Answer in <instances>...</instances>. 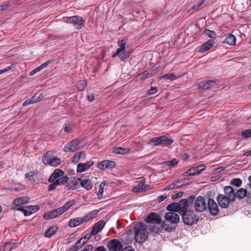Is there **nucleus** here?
<instances>
[{
    "instance_id": "052dcab7",
    "label": "nucleus",
    "mask_w": 251,
    "mask_h": 251,
    "mask_svg": "<svg viewBox=\"0 0 251 251\" xmlns=\"http://www.w3.org/2000/svg\"><path fill=\"white\" fill-rule=\"evenodd\" d=\"M9 6V4H5L0 5V12L8 8Z\"/></svg>"
},
{
    "instance_id": "1a4fd4ad",
    "label": "nucleus",
    "mask_w": 251,
    "mask_h": 251,
    "mask_svg": "<svg viewBox=\"0 0 251 251\" xmlns=\"http://www.w3.org/2000/svg\"><path fill=\"white\" fill-rule=\"evenodd\" d=\"M165 218L166 224L168 223L172 224H176L179 222V217L177 214L174 212H168L165 214Z\"/></svg>"
},
{
    "instance_id": "423d86ee",
    "label": "nucleus",
    "mask_w": 251,
    "mask_h": 251,
    "mask_svg": "<svg viewBox=\"0 0 251 251\" xmlns=\"http://www.w3.org/2000/svg\"><path fill=\"white\" fill-rule=\"evenodd\" d=\"M182 219L183 222L188 225H192L196 223L198 220V218L192 211H187L182 213Z\"/></svg>"
},
{
    "instance_id": "8fccbe9b",
    "label": "nucleus",
    "mask_w": 251,
    "mask_h": 251,
    "mask_svg": "<svg viewBox=\"0 0 251 251\" xmlns=\"http://www.w3.org/2000/svg\"><path fill=\"white\" fill-rule=\"evenodd\" d=\"M157 90L158 89L156 87H151V88L147 91V95L150 96L154 94L157 92Z\"/></svg>"
},
{
    "instance_id": "6e6d98bb",
    "label": "nucleus",
    "mask_w": 251,
    "mask_h": 251,
    "mask_svg": "<svg viewBox=\"0 0 251 251\" xmlns=\"http://www.w3.org/2000/svg\"><path fill=\"white\" fill-rule=\"evenodd\" d=\"M80 218L81 220L82 223H83L84 222H88L90 220V219L87 214L86 215H85L84 216L80 217Z\"/></svg>"
},
{
    "instance_id": "774afa93",
    "label": "nucleus",
    "mask_w": 251,
    "mask_h": 251,
    "mask_svg": "<svg viewBox=\"0 0 251 251\" xmlns=\"http://www.w3.org/2000/svg\"><path fill=\"white\" fill-rule=\"evenodd\" d=\"M34 174L33 172L27 173L25 174V177L28 179H30L34 176Z\"/></svg>"
},
{
    "instance_id": "0eeeda50",
    "label": "nucleus",
    "mask_w": 251,
    "mask_h": 251,
    "mask_svg": "<svg viewBox=\"0 0 251 251\" xmlns=\"http://www.w3.org/2000/svg\"><path fill=\"white\" fill-rule=\"evenodd\" d=\"M49 182L50 183L49 186V190L53 191L58 186L65 185L67 183L68 177L66 176L62 177V178H58L53 180H50V178H49Z\"/></svg>"
},
{
    "instance_id": "4c0bfd02",
    "label": "nucleus",
    "mask_w": 251,
    "mask_h": 251,
    "mask_svg": "<svg viewBox=\"0 0 251 251\" xmlns=\"http://www.w3.org/2000/svg\"><path fill=\"white\" fill-rule=\"evenodd\" d=\"M167 209L170 212L178 211L177 202H172L167 206Z\"/></svg>"
},
{
    "instance_id": "a878e982",
    "label": "nucleus",
    "mask_w": 251,
    "mask_h": 251,
    "mask_svg": "<svg viewBox=\"0 0 251 251\" xmlns=\"http://www.w3.org/2000/svg\"><path fill=\"white\" fill-rule=\"evenodd\" d=\"M214 42L212 40H209L204 43L200 48L199 51L204 52L213 47Z\"/></svg>"
},
{
    "instance_id": "c03bdc74",
    "label": "nucleus",
    "mask_w": 251,
    "mask_h": 251,
    "mask_svg": "<svg viewBox=\"0 0 251 251\" xmlns=\"http://www.w3.org/2000/svg\"><path fill=\"white\" fill-rule=\"evenodd\" d=\"M129 56V53L127 51H126V50H123V51H121L119 54V58L122 61H124L126 58H128Z\"/></svg>"
},
{
    "instance_id": "c9c22d12",
    "label": "nucleus",
    "mask_w": 251,
    "mask_h": 251,
    "mask_svg": "<svg viewBox=\"0 0 251 251\" xmlns=\"http://www.w3.org/2000/svg\"><path fill=\"white\" fill-rule=\"evenodd\" d=\"M129 151V150L128 149L122 147L115 148L114 150V152L115 153L122 154L128 153Z\"/></svg>"
},
{
    "instance_id": "58836bf2",
    "label": "nucleus",
    "mask_w": 251,
    "mask_h": 251,
    "mask_svg": "<svg viewBox=\"0 0 251 251\" xmlns=\"http://www.w3.org/2000/svg\"><path fill=\"white\" fill-rule=\"evenodd\" d=\"M106 182L104 181L101 182V183L100 184L99 191L98 193V196L99 198H101L102 196L104 187L106 185Z\"/></svg>"
},
{
    "instance_id": "4d7b16f0",
    "label": "nucleus",
    "mask_w": 251,
    "mask_h": 251,
    "mask_svg": "<svg viewBox=\"0 0 251 251\" xmlns=\"http://www.w3.org/2000/svg\"><path fill=\"white\" fill-rule=\"evenodd\" d=\"M182 195H183V192H179L177 193V194L173 195L172 196V199L173 200L176 199L177 198L181 197L182 196Z\"/></svg>"
},
{
    "instance_id": "f257e3e1",
    "label": "nucleus",
    "mask_w": 251,
    "mask_h": 251,
    "mask_svg": "<svg viewBox=\"0 0 251 251\" xmlns=\"http://www.w3.org/2000/svg\"><path fill=\"white\" fill-rule=\"evenodd\" d=\"M147 228V226L142 222L135 225L134 226L135 239L137 242L141 243L147 240L148 237Z\"/></svg>"
},
{
    "instance_id": "864d4df0",
    "label": "nucleus",
    "mask_w": 251,
    "mask_h": 251,
    "mask_svg": "<svg viewBox=\"0 0 251 251\" xmlns=\"http://www.w3.org/2000/svg\"><path fill=\"white\" fill-rule=\"evenodd\" d=\"M84 245V242H82L80 239L78 240L75 246L79 250Z\"/></svg>"
},
{
    "instance_id": "a19ab883",
    "label": "nucleus",
    "mask_w": 251,
    "mask_h": 251,
    "mask_svg": "<svg viewBox=\"0 0 251 251\" xmlns=\"http://www.w3.org/2000/svg\"><path fill=\"white\" fill-rule=\"evenodd\" d=\"M241 184L242 180L240 178H238L232 179L230 182V185H234L237 187L240 186Z\"/></svg>"
},
{
    "instance_id": "f704fd0d",
    "label": "nucleus",
    "mask_w": 251,
    "mask_h": 251,
    "mask_svg": "<svg viewBox=\"0 0 251 251\" xmlns=\"http://www.w3.org/2000/svg\"><path fill=\"white\" fill-rule=\"evenodd\" d=\"M79 182L73 180L70 181L68 184H67L66 186L68 187L69 190H74L77 189L79 187Z\"/></svg>"
},
{
    "instance_id": "dca6fc26",
    "label": "nucleus",
    "mask_w": 251,
    "mask_h": 251,
    "mask_svg": "<svg viewBox=\"0 0 251 251\" xmlns=\"http://www.w3.org/2000/svg\"><path fill=\"white\" fill-rule=\"evenodd\" d=\"M98 167L103 170L106 169H112L116 166L115 162L108 160H105L98 163Z\"/></svg>"
},
{
    "instance_id": "bf43d9fd",
    "label": "nucleus",
    "mask_w": 251,
    "mask_h": 251,
    "mask_svg": "<svg viewBox=\"0 0 251 251\" xmlns=\"http://www.w3.org/2000/svg\"><path fill=\"white\" fill-rule=\"evenodd\" d=\"M79 160H80V159L78 158L76 153H75L73 157L72 161L73 162L76 163H77Z\"/></svg>"
},
{
    "instance_id": "7c9ffc66",
    "label": "nucleus",
    "mask_w": 251,
    "mask_h": 251,
    "mask_svg": "<svg viewBox=\"0 0 251 251\" xmlns=\"http://www.w3.org/2000/svg\"><path fill=\"white\" fill-rule=\"evenodd\" d=\"M82 224L80 217L71 219L69 222V226L71 227L77 226Z\"/></svg>"
},
{
    "instance_id": "ea45409f",
    "label": "nucleus",
    "mask_w": 251,
    "mask_h": 251,
    "mask_svg": "<svg viewBox=\"0 0 251 251\" xmlns=\"http://www.w3.org/2000/svg\"><path fill=\"white\" fill-rule=\"evenodd\" d=\"M161 78H164V79H169V80H170L171 81H173V80H174L176 79V77L173 73H168V74H165L164 75H163L161 77Z\"/></svg>"
},
{
    "instance_id": "6ab92c4d",
    "label": "nucleus",
    "mask_w": 251,
    "mask_h": 251,
    "mask_svg": "<svg viewBox=\"0 0 251 251\" xmlns=\"http://www.w3.org/2000/svg\"><path fill=\"white\" fill-rule=\"evenodd\" d=\"M61 215H62V213L58 208L45 213L43 215V217L46 220H49L55 218Z\"/></svg>"
},
{
    "instance_id": "f3484780",
    "label": "nucleus",
    "mask_w": 251,
    "mask_h": 251,
    "mask_svg": "<svg viewBox=\"0 0 251 251\" xmlns=\"http://www.w3.org/2000/svg\"><path fill=\"white\" fill-rule=\"evenodd\" d=\"M145 221L147 223L159 224L161 221L160 216L156 213H151L148 215Z\"/></svg>"
},
{
    "instance_id": "a211bd4d",
    "label": "nucleus",
    "mask_w": 251,
    "mask_h": 251,
    "mask_svg": "<svg viewBox=\"0 0 251 251\" xmlns=\"http://www.w3.org/2000/svg\"><path fill=\"white\" fill-rule=\"evenodd\" d=\"M105 223L103 220H100L96 223L93 226L92 229L91 231V234L96 235L99 232L101 231L105 226Z\"/></svg>"
},
{
    "instance_id": "13d9d810",
    "label": "nucleus",
    "mask_w": 251,
    "mask_h": 251,
    "mask_svg": "<svg viewBox=\"0 0 251 251\" xmlns=\"http://www.w3.org/2000/svg\"><path fill=\"white\" fill-rule=\"evenodd\" d=\"M12 68V67L11 66H9L6 67V68H5L3 69L0 70V75L11 70Z\"/></svg>"
},
{
    "instance_id": "20e7f679",
    "label": "nucleus",
    "mask_w": 251,
    "mask_h": 251,
    "mask_svg": "<svg viewBox=\"0 0 251 251\" xmlns=\"http://www.w3.org/2000/svg\"><path fill=\"white\" fill-rule=\"evenodd\" d=\"M173 139H169L165 136L154 137L150 141V144L153 146L161 145L168 146L173 143Z\"/></svg>"
},
{
    "instance_id": "603ef678",
    "label": "nucleus",
    "mask_w": 251,
    "mask_h": 251,
    "mask_svg": "<svg viewBox=\"0 0 251 251\" xmlns=\"http://www.w3.org/2000/svg\"><path fill=\"white\" fill-rule=\"evenodd\" d=\"M78 158L80 159V160H84L86 158V154L84 151H81L78 152H76Z\"/></svg>"
},
{
    "instance_id": "e433bc0d",
    "label": "nucleus",
    "mask_w": 251,
    "mask_h": 251,
    "mask_svg": "<svg viewBox=\"0 0 251 251\" xmlns=\"http://www.w3.org/2000/svg\"><path fill=\"white\" fill-rule=\"evenodd\" d=\"M126 43V41L125 39H119L118 41V46H119V48L117 49L118 50H121V51H123V50H125Z\"/></svg>"
},
{
    "instance_id": "79ce46f5",
    "label": "nucleus",
    "mask_w": 251,
    "mask_h": 251,
    "mask_svg": "<svg viewBox=\"0 0 251 251\" xmlns=\"http://www.w3.org/2000/svg\"><path fill=\"white\" fill-rule=\"evenodd\" d=\"M27 209L29 210L28 213L25 214V216H28L30 214L37 211L39 208L38 206L37 205H34V206H29V207H27Z\"/></svg>"
},
{
    "instance_id": "4be33fe9",
    "label": "nucleus",
    "mask_w": 251,
    "mask_h": 251,
    "mask_svg": "<svg viewBox=\"0 0 251 251\" xmlns=\"http://www.w3.org/2000/svg\"><path fill=\"white\" fill-rule=\"evenodd\" d=\"M177 204L178 211H180L182 213L187 211L188 204V201L186 199L181 200L179 202H177Z\"/></svg>"
},
{
    "instance_id": "338daca9",
    "label": "nucleus",
    "mask_w": 251,
    "mask_h": 251,
    "mask_svg": "<svg viewBox=\"0 0 251 251\" xmlns=\"http://www.w3.org/2000/svg\"><path fill=\"white\" fill-rule=\"evenodd\" d=\"M121 50H118V49H117L116 52L112 54V57L115 58L117 56H118V57L119 58V54L121 52Z\"/></svg>"
},
{
    "instance_id": "69168bd1",
    "label": "nucleus",
    "mask_w": 251,
    "mask_h": 251,
    "mask_svg": "<svg viewBox=\"0 0 251 251\" xmlns=\"http://www.w3.org/2000/svg\"><path fill=\"white\" fill-rule=\"evenodd\" d=\"M122 251H135V250L132 247L128 246L123 249Z\"/></svg>"
},
{
    "instance_id": "2eb2a0df",
    "label": "nucleus",
    "mask_w": 251,
    "mask_h": 251,
    "mask_svg": "<svg viewBox=\"0 0 251 251\" xmlns=\"http://www.w3.org/2000/svg\"><path fill=\"white\" fill-rule=\"evenodd\" d=\"M44 98L43 95L39 93H35L31 98L27 99L23 104L24 106L28 105L30 104L35 103Z\"/></svg>"
},
{
    "instance_id": "ddd939ff",
    "label": "nucleus",
    "mask_w": 251,
    "mask_h": 251,
    "mask_svg": "<svg viewBox=\"0 0 251 251\" xmlns=\"http://www.w3.org/2000/svg\"><path fill=\"white\" fill-rule=\"evenodd\" d=\"M107 247L109 251H120L123 245L119 240L113 239L109 242Z\"/></svg>"
},
{
    "instance_id": "de8ad7c7",
    "label": "nucleus",
    "mask_w": 251,
    "mask_h": 251,
    "mask_svg": "<svg viewBox=\"0 0 251 251\" xmlns=\"http://www.w3.org/2000/svg\"><path fill=\"white\" fill-rule=\"evenodd\" d=\"M77 87L80 91L84 90L86 86V82L84 80L79 81L77 84Z\"/></svg>"
},
{
    "instance_id": "473e14b6",
    "label": "nucleus",
    "mask_w": 251,
    "mask_h": 251,
    "mask_svg": "<svg viewBox=\"0 0 251 251\" xmlns=\"http://www.w3.org/2000/svg\"><path fill=\"white\" fill-rule=\"evenodd\" d=\"M224 42L229 45H234L236 43V37L233 34H229L226 38Z\"/></svg>"
},
{
    "instance_id": "37998d69",
    "label": "nucleus",
    "mask_w": 251,
    "mask_h": 251,
    "mask_svg": "<svg viewBox=\"0 0 251 251\" xmlns=\"http://www.w3.org/2000/svg\"><path fill=\"white\" fill-rule=\"evenodd\" d=\"M204 33L205 35L207 36L208 37L211 38H215L216 36V34L215 32L213 30H211L209 29H206L204 31Z\"/></svg>"
},
{
    "instance_id": "2f4dec72",
    "label": "nucleus",
    "mask_w": 251,
    "mask_h": 251,
    "mask_svg": "<svg viewBox=\"0 0 251 251\" xmlns=\"http://www.w3.org/2000/svg\"><path fill=\"white\" fill-rule=\"evenodd\" d=\"M74 200H71L66 202L62 207H59L62 214L66 212L71 206L74 204Z\"/></svg>"
},
{
    "instance_id": "9d476101",
    "label": "nucleus",
    "mask_w": 251,
    "mask_h": 251,
    "mask_svg": "<svg viewBox=\"0 0 251 251\" xmlns=\"http://www.w3.org/2000/svg\"><path fill=\"white\" fill-rule=\"evenodd\" d=\"M80 142L77 139H74L65 146L63 150L66 152H74L79 148Z\"/></svg>"
},
{
    "instance_id": "cd10ccee",
    "label": "nucleus",
    "mask_w": 251,
    "mask_h": 251,
    "mask_svg": "<svg viewBox=\"0 0 251 251\" xmlns=\"http://www.w3.org/2000/svg\"><path fill=\"white\" fill-rule=\"evenodd\" d=\"M72 130H73V128H72V125H71V124H70L69 123H65L64 124V128L60 130V135L64 137H65L66 135L65 133H69L72 132Z\"/></svg>"
},
{
    "instance_id": "a18cd8bd",
    "label": "nucleus",
    "mask_w": 251,
    "mask_h": 251,
    "mask_svg": "<svg viewBox=\"0 0 251 251\" xmlns=\"http://www.w3.org/2000/svg\"><path fill=\"white\" fill-rule=\"evenodd\" d=\"M241 134L243 138L247 139L251 136V129H249L243 131Z\"/></svg>"
},
{
    "instance_id": "f8f14e48",
    "label": "nucleus",
    "mask_w": 251,
    "mask_h": 251,
    "mask_svg": "<svg viewBox=\"0 0 251 251\" xmlns=\"http://www.w3.org/2000/svg\"><path fill=\"white\" fill-rule=\"evenodd\" d=\"M194 207L198 212H202L206 209V202L202 196H200L196 199Z\"/></svg>"
},
{
    "instance_id": "49530a36",
    "label": "nucleus",
    "mask_w": 251,
    "mask_h": 251,
    "mask_svg": "<svg viewBox=\"0 0 251 251\" xmlns=\"http://www.w3.org/2000/svg\"><path fill=\"white\" fill-rule=\"evenodd\" d=\"M206 0H199L197 4L192 7V9L195 11H198L200 9V6Z\"/></svg>"
},
{
    "instance_id": "412c9836",
    "label": "nucleus",
    "mask_w": 251,
    "mask_h": 251,
    "mask_svg": "<svg viewBox=\"0 0 251 251\" xmlns=\"http://www.w3.org/2000/svg\"><path fill=\"white\" fill-rule=\"evenodd\" d=\"M94 164V161L90 160L85 163H79L77 166L76 171L78 173L83 172L89 169Z\"/></svg>"
},
{
    "instance_id": "5fc2aeb1",
    "label": "nucleus",
    "mask_w": 251,
    "mask_h": 251,
    "mask_svg": "<svg viewBox=\"0 0 251 251\" xmlns=\"http://www.w3.org/2000/svg\"><path fill=\"white\" fill-rule=\"evenodd\" d=\"M149 74V72L147 71H145L144 72H143L142 73H141L139 75V76H141V80H143L145 79L146 78H147Z\"/></svg>"
},
{
    "instance_id": "f03ea898",
    "label": "nucleus",
    "mask_w": 251,
    "mask_h": 251,
    "mask_svg": "<svg viewBox=\"0 0 251 251\" xmlns=\"http://www.w3.org/2000/svg\"><path fill=\"white\" fill-rule=\"evenodd\" d=\"M54 151H49L46 152L42 158V162L45 165L56 167L60 164L61 160L59 158L53 155Z\"/></svg>"
},
{
    "instance_id": "680f3d73",
    "label": "nucleus",
    "mask_w": 251,
    "mask_h": 251,
    "mask_svg": "<svg viewBox=\"0 0 251 251\" xmlns=\"http://www.w3.org/2000/svg\"><path fill=\"white\" fill-rule=\"evenodd\" d=\"M94 251H106V249L103 246H99L96 248Z\"/></svg>"
},
{
    "instance_id": "aec40b11",
    "label": "nucleus",
    "mask_w": 251,
    "mask_h": 251,
    "mask_svg": "<svg viewBox=\"0 0 251 251\" xmlns=\"http://www.w3.org/2000/svg\"><path fill=\"white\" fill-rule=\"evenodd\" d=\"M225 195H226L229 200L232 201V202H234L236 199L235 192L233 188L229 186H225L224 187Z\"/></svg>"
},
{
    "instance_id": "39448f33",
    "label": "nucleus",
    "mask_w": 251,
    "mask_h": 251,
    "mask_svg": "<svg viewBox=\"0 0 251 251\" xmlns=\"http://www.w3.org/2000/svg\"><path fill=\"white\" fill-rule=\"evenodd\" d=\"M93 178L97 179L96 177L94 178L90 175H82L81 177L77 179L80 183V185L87 190H90L93 186V182L92 179Z\"/></svg>"
},
{
    "instance_id": "c756f323",
    "label": "nucleus",
    "mask_w": 251,
    "mask_h": 251,
    "mask_svg": "<svg viewBox=\"0 0 251 251\" xmlns=\"http://www.w3.org/2000/svg\"><path fill=\"white\" fill-rule=\"evenodd\" d=\"M29 200V199L28 197H23L14 200L13 204L15 206H18L21 204L26 203Z\"/></svg>"
},
{
    "instance_id": "4468645a",
    "label": "nucleus",
    "mask_w": 251,
    "mask_h": 251,
    "mask_svg": "<svg viewBox=\"0 0 251 251\" xmlns=\"http://www.w3.org/2000/svg\"><path fill=\"white\" fill-rule=\"evenodd\" d=\"M207 205L208 208L212 215L216 216L218 214L219 212L218 206L213 199L210 198L208 199Z\"/></svg>"
},
{
    "instance_id": "09e8293b",
    "label": "nucleus",
    "mask_w": 251,
    "mask_h": 251,
    "mask_svg": "<svg viewBox=\"0 0 251 251\" xmlns=\"http://www.w3.org/2000/svg\"><path fill=\"white\" fill-rule=\"evenodd\" d=\"M178 163V161L176 158H174L171 161L166 162V164L170 167H174Z\"/></svg>"
},
{
    "instance_id": "9b49d317",
    "label": "nucleus",
    "mask_w": 251,
    "mask_h": 251,
    "mask_svg": "<svg viewBox=\"0 0 251 251\" xmlns=\"http://www.w3.org/2000/svg\"><path fill=\"white\" fill-rule=\"evenodd\" d=\"M218 204L222 208H226L228 207L232 201L224 194H219L217 198Z\"/></svg>"
},
{
    "instance_id": "7ed1b4c3",
    "label": "nucleus",
    "mask_w": 251,
    "mask_h": 251,
    "mask_svg": "<svg viewBox=\"0 0 251 251\" xmlns=\"http://www.w3.org/2000/svg\"><path fill=\"white\" fill-rule=\"evenodd\" d=\"M63 19L65 22L72 24L77 29H81L85 22L82 17L79 16L64 17Z\"/></svg>"
},
{
    "instance_id": "393cba45",
    "label": "nucleus",
    "mask_w": 251,
    "mask_h": 251,
    "mask_svg": "<svg viewBox=\"0 0 251 251\" xmlns=\"http://www.w3.org/2000/svg\"><path fill=\"white\" fill-rule=\"evenodd\" d=\"M215 84V82L213 80H207L202 81L199 83L198 86L203 89H208Z\"/></svg>"
},
{
    "instance_id": "5701e85b",
    "label": "nucleus",
    "mask_w": 251,
    "mask_h": 251,
    "mask_svg": "<svg viewBox=\"0 0 251 251\" xmlns=\"http://www.w3.org/2000/svg\"><path fill=\"white\" fill-rule=\"evenodd\" d=\"M205 169L204 164H201L197 167H195L189 169V172H192L191 175L194 176L199 175Z\"/></svg>"
},
{
    "instance_id": "bb28decb",
    "label": "nucleus",
    "mask_w": 251,
    "mask_h": 251,
    "mask_svg": "<svg viewBox=\"0 0 251 251\" xmlns=\"http://www.w3.org/2000/svg\"><path fill=\"white\" fill-rule=\"evenodd\" d=\"M64 172L63 171L59 169H56L54 171L53 173L50 175L49 178H50V180H53L64 177Z\"/></svg>"
},
{
    "instance_id": "72a5a7b5",
    "label": "nucleus",
    "mask_w": 251,
    "mask_h": 251,
    "mask_svg": "<svg viewBox=\"0 0 251 251\" xmlns=\"http://www.w3.org/2000/svg\"><path fill=\"white\" fill-rule=\"evenodd\" d=\"M57 227L56 226H52L45 233V236L47 237H50L54 235L57 231Z\"/></svg>"
},
{
    "instance_id": "6e6552de",
    "label": "nucleus",
    "mask_w": 251,
    "mask_h": 251,
    "mask_svg": "<svg viewBox=\"0 0 251 251\" xmlns=\"http://www.w3.org/2000/svg\"><path fill=\"white\" fill-rule=\"evenodd\" d=\"M171 229L172 227H170L169 225H167L165 222L163 223V225L160 226L158 224L150 226V231L153 235L162 232L164 229L165 230H171Z\"/></svg>"
},
{
    "instance_id": "3c124183",
    "label": "nucleus",
    "mask_w": 251,
    "mask_h": 251,
    "mask_svg": "<svg viewBox=\"0 0 251 251\" xmlns=\"http://www.w3.org/2000/svg\"><path fill=\"white\" fill-rule=\"evenodd\" d=\"M98 211L95 210L88 213L87 214L91 220L94 218L96 217V216L98 214Z\"/></svg>"
},
{
    "instance_id": "b1692460",
    "label": "nucleus",
    "mask_w": 251,
    "mask_h": 251,
    "mask_svg": "<svg viewBox=\"0 0 251 251\" xmlns=\"http://www.w3.org/2000/svg\"><path fill=\"white\" fill-rule=\"evenodd\" d=\"M132 190L135 193H140L145 191L146 190V186L145 185V182L143 180L140 181L139 183L133 187Z\"/></svg>"
},
{
    "instance_id": "0e129e2a",
    "label": "nucleus",
    "mask_w": 251,
    "mask_h": 251,
    "mask_svg": "<svg viewBox=\"0 0 251 251\" xmlns=\"http://www.w3.org/2000/svg\"><path fill=\"white\" fill-rule=\"evenodd\" d=\"M11 243H6L4 246V251H6V250H8L9 251H10L12 249V247H11Z\"/></svg>"
},
{
    "instance_id": "c85d7f7f",
    "label": "nucleus",
    "mask_w": 251,
    "mask_h": 251,
    "mask_svg": "<svg viewBox=\"0 0 251 251\" xmlns=\"http://www.w3.org/2000/svg\"><path fill=\"white\" fill-rule=\"evenodd\" d=\"M250 194H247V190L244 188H240L239 189L236 193H235L236 198H238L239 199H242L246 196H247L248 197H251L250 196Z\"/></svg>"
},
{
    "instance_id": "e2e57ef3",
    "label": "nucleus",
    "mask_w": 251,
    "mask_h": 251,
    "mask_svg": "<svg viewBox=\"0 0 251 251\" xmlns=\"http://www.w3.org/2000/svg\"><path fill=\"white\" fill-rule=\"evenodd\" d=\"M175 183L176 184V186H177V188L181 187L183 185V183H182V181L181 179H179L177 180Z\"/></svg>"
}]
</instances>
